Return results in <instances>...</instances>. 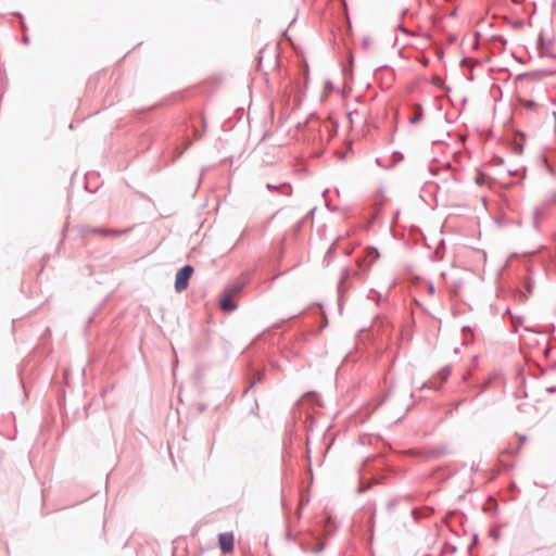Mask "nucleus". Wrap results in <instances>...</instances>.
Here are the masks:
<instances>
[{
	"instance_id": "12",
	"label": "nucleus",
	"mask_w": 556,
	"mask_h": 556,
	"mask_svg": "<svg viewBox=\"0 0 556 556\" xmlns=\"http://www.w3.org/2000/svg\"><path fill=\"white\" fill-rule=\"evenodd\" d=\"M86 232H92V233H97V235H101V236H105V231L106 229L105 228H86L85 230Z\"/></svg>"
},
{
	"instance_id": "20",
	"label": "nucleus",
	"mask_w": 556,
	"mask_h": 556,
	"mask_svg": "<svg viewBox=\"0 0 556 556\" xmlns=\"http://www.w3.org/2000/svg\"><path fill=\"white\" fill-rule=\"evenodd\" d=\"M323 548H324V545H323V544H319V545L317 546V548L315 549V552H320V551H323Z\"/></svg>"
},
{
	"instance_id": "18",
	"label": "nucleus",
	"mask_w": 556,
	"mask_h": 556,
	"mask_svg": "<svg viewBox=\"0 0 556 556\" xmlns=\"http://www.w3.org/2000/svg\"><path fill=\"white\" fill-rule=\"evenodd\" d=\"M556 391V387H549L547 388V392L553 393Z\"/></svg>"
},
{
	"instance_id": "4",
	"label": "nucleus",
	"mask_w": 556,
	"mask_h": 556,
	"mask_svg": "<svg viewBox=\"0 0 556 556\" xmlns=\"http://www.w3.org/2000/svg\"><path fill=\"white\" fill-rule=\"evenodd\" d=\"M555 201H556V191H554L549 198L545 199L538 207H535V210L533 212L535 225H538L539 220L541 218H543L545 213L555 203Z\"/></svg>"
},
{
	"instance_id": "14",
	"label": "nucleus",
	"mask_w": 556,
	"mask_h": 556,
	"mask_svg": "<svg viewBox=\"0 0 556 556\" xmlns=\"http://www.w3.org/2000/svg\"><path fill=\"white\" fill-rule=\"evenodd\" d=\"M526 440H527V437H526V435H519V443H520L519 445H521ZM519 448H520V446H518V447L516 448V451H513V450L508 448V450H507V452H508V453H511V454H513V453H517V452L519 451Z\"/></svg>"
},
{
	"instance_id": "16",
	"label": "nucleus",
	"mask_w": 556,
	"mask_h": 556,
	"mask_svg": "<svg viewBox=\"0 0 556 556\" xmlns=\"http://www.w3.org/2000/svg\"><path fill=\"white\" fill-rule=\"evenodd\" d=\"M535 102L533 100H528L525 102V106L528 109H533L535 106Z\"/></svg>"
},
{
	"instance_id": "15",
	"label": "nucleus",
	"mask_w": 556,
	"mask_h": 556,
	"mask_svg": "<svg viewBox=\"0 0 556 556\" xmlns=\"http://www.w3.org/2000/svg\"><path fill=\"white\" fill-rule=\"evenodd\" d=\"M443 453H444V451H443V450H433V451H431V452H430V456H431V457H439V456H441Z\"/></svg>"
},
{
	"instance_id": "8",
	"label": "nucleus",
	"mask_w": 556,
	"mask_h": 556,
	"mask_svg": "<svg viewBox=\"0 0 556 556\" xmlns=\"http://www.w3.org/2000/svg\"><path fill=\"white\" fill-rule=\"evenodd\" d=\"M350 278V270L348 268L343 269L342 275L339 280L338 291L340 294L345 292L349 289L348 280Z\"/></svg>"
},
{
	"instance_id": "13",
	"label": "nucleus",
	"mask_w": 556,
	"mask_h": 556,
	"mask_svg": "<svg viewBox=\"0 0 556 556\" xmlns=\"http://www.w3.org/2000/svg\"><path fill=\"white\" fill-rule=\"evenodd\" d=\"M128 230H116V229H106L105 236H121L126 233Z\"/></svg>"
},
{
	"instance_id": "17",
	"label": "nucleus",
	"mask_w": 556,
	"mask_h": 556,
	"mask_svg": "<svg viewBox=\"0 0 556 556\" xmlns=\"http://www.w3.org/2000/svg\"><path fill=\"white\" fill-rule=\"evenodd\" d=\"M434 291H435L434 286H433L432 283H429V285H428V292H429L430 294H433V293H434Z\"/></svg>"
},
{
	"instance_id": "11",
	"label": "nucleus",
	"mask_w": 556,
	"mask_h": 556,
	"mask_svg": "<svg viewBox=\"0 0 556 556\" xmlns=\"http://www.w3.org/2000/svg\"><path fill=\"white\" fill-rule=\"evenodd\" d=\"M523 324V317L522 316H514L511 315V325L514 328V331L516 332L519 326H522Z\"/></svg>"
},
{
	"instance_id": "22",
	"label": "nucleus",
	"mask_w": 556,
	"mask_h": 556,
	"mask_svg": "<svg viewBox=\"0 0 556 556\" xmlns=\"http://www.w3.org/2000/svg\"><path fill=\"white\" fill-rule=\"evenodd\" d=\"M395 503H389L388 504V509H392L394 507Z\"/></svg>"
},
{
	"instance_id": "9",
	"label": "nucleus",
	"mask_w": 556,
	"mask_h": 556,
	"mask_svg": "<svg viewBox=\"0 0 556 556\" xmlns=\"http://www.w3.org/2000/svg\"><path fill=\"white\" fill-rule=\"evenodd\" d=\"M450 375H451V369H450V367L446 366L438 371L437 377L440 379V381L442 383L447 380Z\"/></svg>"
},
{
	"instance_id": "21",
	"label": "nucleus",
	"mask_w": 556,
	"mask_h": 556,
	"mask_svg": "<svg viewBox=\"0 0 556 556\" xmlns=\"http://www.w3.org/2000/svg\"><path fill=\"white\" fill-rule=\"evenodd\" d=\"M255 383H256V381L251 382V384L247 388L245 392H248L249 389H251Z\"/></svg>"
},
{
	"instance_id": "3",
	"label": "nucleus",
	"mask_w": 556,
	"mask_h": 556,
	"mask_svg": "<svg viewBox=\"0 0 556 556\" xmlns=\"http://www.w3.org/2000/svg\"><path fill=\"white\" fill-rule=\"evenodd\" d=\"M379 257V252L374 247H368L365 251L364 258L357 260V266L362 270H368L374 262Z\"/></svg>"
},
{
	"instance_id": "5",
	"label": "nucleus",
	"mask_w": 556,
	"mask_h": 556,
	"mask_svg": "<svg viewBox=\"0 0 556 556\" xmlns=\"http://www.w3.org/2000/svg\"><path fill=\"white\" fill-rule=\"evenodd\" d=\"M553 39H545L542 34L539 35L538 38V50L541 56H551L554 58V53L552 52Z\"/></svg>"
},
{
	"instance_id": "1",
	"label": "nucleus",
	"mask_w": 556,
	"mask_h": 556,
	"mask_svg": "<svg viewBox=\"0 0 556 556\" xmlns=\"http://www.w3.org/2000/svg\"><path fill=\"white\" fill-rule=\"evenodd\" d=\"M242 289V286H230L227 287L219 300V306L225 312H233L237 309V304L233 301V298L237 293H239Z\"/></svg>"
},
{
	"instance_id": "10",
	"label": "nucleus",
	"mask_w": 556,
	"mask_h": 556,
	"mask_svg": "<svg viewBox=\"0 0 556 556\" xmlns=\"http://www.w3.org/2000/svg\"><path fill=\"white\" fill-rule=\"evenodd\" d=\"M421 118H422V110H421L420 105H417L414 116L409 118V123L417 124L421 121Z\"/></svg>"
},
{
	"instance_id": "19",
	"label": "nucleus",
	"mask_w": 556,
	"mask_h": 556,
	"mask_svg": "<svg viewBox=\"0 0 556 556\" xmlns=\"http://www.w3.org/2000/svg\"><path fill=\"white\" fill-rule=\"evenodd\" d=\"M363 45H364L365 47H368V45H369V39H368V38H365V39L363 40Z\"/></svg>"
},
{
	"instance_id": "7",
	"label": "nucleus",
	"mask_w": 556,
	"mask_h": 556,
	"mask_svg": "<svg viewBox=\"0 0 556 556\" xmlns=\"http://www.w3.org/2000/svg\"><path fill=\"white\" fill-rule=\"evenodd\" d=\"M266 189L269 191H279L285 197H291L292 195V187L288 182L274 185V184H266Z\"/></svg>"
},
{
	"instance_id": "6",
	"label": "nucleus",
	"mask_w": 556,
	"mask_h": 556,
	"mask_svg": "<svg viewBox=\"0 0 556 556\" xmlns=\"http://www.w3.org/2000/svg\"><path fill=\"white\" fill-rule=\"evenodd\" d=\"M219 546L224 553H230L233 551V535L231 533L219 534Z\"/></svg>"
},
{
	"instance_id": "2",
	"label": "nucleus",
	"mask_w": 556,
	"mask_h": 556,
	"mask_svg": "<svg viewBox=\"0 0 556 556\" xmlns=\"http://www.w3.org/2000/svg\"><path fill=\"white\" fill-rule=\"evenodd\" d=\"M193 271L194 269L191 265H185L177 271L175 278V290L177 292H182L184 290L187 289L189 279L192 276Z\"/></svg>"
}]
</instances>
